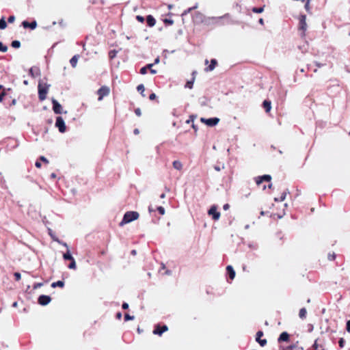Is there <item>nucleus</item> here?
Instances as JSON below:
<instances>
[{
  "instance_id": "nucleus-1",
  "label": "nucleus",
  "mask_w": 350,
  "mask_h": 350,
  "mask_svg": "<svg viewBox=\"0 0 350 350\" xmlns=\"http://www.w3.org/2000/svg\"><path fill=\"white\" fill-rule=\"evenodd\" d=\"M139 213L136 211H128L124 214L122 221L120 223V226H122L124 224L136 220L139 218Z\"/></svg>"
},
{
  "instance_id": "nucleus-2",
  "label": "nucleus",
  "mask_w": 350,
  "mask_h": 350,
  "mask_svg": "<svg viewBox=\"0 0 350 350\" xmlns=\"http://www.w3.org/2000/svg\"><path fill=\"white\" fill-rule=\"evenodd\" d=\"M50 87L49 84L42 83L41 81L39 82L38 89V95L40 100H44L46 99V94L48 92V90Z\"/></svg>"
},
{
  "instance_id": "nucleus-3",
  "label": "nucleus",
  "mask_w": 350,
  "mask_h": 350,
  "mask_svg": "<svg viewBox=\"0 0 350 350\" xmlns=\"http://www.w3.org/2000/svg\"><path fill=\"white\" fill-rule=\"evenodd\" d=\"M307 29L306 16V15H301L299 23V30L301 31V36H305V31Z\"/></svg>"
},
{
  "instance_id": "nucleus-4",
  "label": "nucleus",
  "mask_w": 350,
  "mask_h": 350,
  "mask_svg": "<svg viewBox=\"0 0 350 350\" xmlns=\"http://www.w3.org/2000/svg\"><path fill=\"white\" fill-rule=\"evenodd\" d=\"M55 126H56V127L58 128L59 131L60 133H64L66 131V124H65L64 119L62 117L59 116L57 118Z\"/></svg>"
},
{
  "instance_id": "nucleus-5",
  "label": "nucleus",
  "mask_w": 350,
  "mask_h": 350,
  "mask_svg": "<svg viewBox=\"0 0 350 350\" xmlns=\"http://www.w3.org/2000/svg\"><path fill=\"white\" fill-rule=\"evenodd\" d=\"M200 120L209 126H213L218 124L219 119L217 118H212L208 119L202 118Z\"/></svg>"
},
{
  "instance_id": "nucleus-6",
  "label": "nucleus",
  "mask_w": 350,
  "mask_h": 350,
  "mask_svg": "<svg viewBox=\"0 0 350 350\" xmlns=\"http://www.w3.org/2000/svg\"><path fill=\"white\" fill-rule=\"evenodd\" d=\"M208 214L212 216L213 219L218 220L220 217V213L217 211V206L213 205L211 207V208L208 211Z\"/></svg>"
},
{
  "instance_id": "nucleus-7",
  "label": "nucleus",
  "mask_w": 350,
  "mask_h": 350,
  "mask_svg": "<svg viewBox=\"0 0 350 350\" xmlns=\"http://www.w3.org/2000/svg\"><path fill=\"white\" fill-rule=\"evenodd\" d=\"M110 92V90L107 86H103L101 87L97 92L99 97L98 100H101L105 96H107Z\"/></svg>"
},
{
  "instance_id": "nucleus-8",
  "label": "nucleus",
  "mask_w": 350,
  "mask_h": 350,
  "mask_svg": "<svg viewBox=\"0 0 350 350\" xmlns=\"http://www.w3.org/2000/svg\"><path fill=\"white\" fill-rule=\"evenodd\" d=\"M206 16L201 12H196L193 16V21L195 23L200 24L204 23Z\"/></svg>"
},
{
  "instance_id": "nucleus-9",
  "label": "nucleus",
  "mask_w": 350,
  "mask_h": 350,
  "mask_svg": "<svg viewBox=\"0 0 350 350\" xmlns=\"http://www.w3.org/2000/svg\"><path fill=\"white\" fill-rule=\"evenodd\" d=\"M53 109L55 113L60 114L62 113V105L54 98L52 99Z\"/></svg>"
},
{
  "instance_id": "nucleus-10",
  "label": "nucleus",
  "mask_w": 350,
  "mask_h": 350,
  "mask_svg": "<svg viewBox=\"0 0 350 350\" xmlns=\"http://www.w3.org/2000/svg\"><path fill=\"white\" fill-rule=\"evenodd\" d=\"M51 299L48 295H40L38 298V303L42 306H46L49 304Z\"/></svg>"
},
{
  "instance_id": "nucleus-11",
  "label": "nucleus",
  "mask_w": 350,
  "mask_h": 350,
  "mask_svg": "<svg viewBox=\"0 0 350 350\" xmlns=\"http://www.w3.org/2000/svg\"><path fill=\"white\" fill-rule=\"evenodd\" d=\"M221 17H206L204 21V24L206 25H210L211 24L217 23Z\"/></svg>"
},
{
  "instance_id": "nucleus-12",
  "label": "nucleus",
  "mask_w": 350,
  "mask_h": 350,
  "mask_svg": "<svg viewBox=\"0 0 350 350\" xmlns=\"http://www.w3.org/2000/svg\"><path fill=\"white\" fill-rule=\"evenodd\" d=\"M172 165H173V167L178 171H181L183 168V164L179 160H176L174 161H173Z\"/></svg>"
},
{
  "instance_id": "nucleus-13",
  "label": "nucleus",
  "mask_w": 350,
  "mask_h": 350,
  "mask_svg": "<svg viewBox=\"0 0 350 350\" xmlns=\"http://www.w3.org/2000/svg\"><path fill=\"white\" fill-rule=\"evenodd\" d=\"M22 25L25 28L29 27L31 29H34L37 27V23L35 21L31 22V23H28L27 21H23Z\"/></svg>"
},
{
  "instance_id": "nucleus-14",
  "label": "nucleus",
  "mask_w": 350,
  "mask_h": 350,
  "mask_svg": "<svg viewBox=\"0 0 350 350\" xmlns=\"http://www.w3.org/2000/svg\"><path fill=\"white\" fill-rule=\"evenodd\" d=\"M227 271L228 272L229 277L231 280L234 279L235 277V271L233 269V267L231 265H228L226 267Z\"/></svg>"
},
{
  "instance_id": "nucleus-15",
  "label": "nucleus",
  "mask_w": 350,
  "mask_h": 350,
  "mask_svg": "<svg viewBox=\"0 0 350 350\" xmlns=\"http://www.w3.org/2000/svg\"><path fill=\"white\" fill-rule=\"evenodd\" d=\"M147 23L150 27H153L155 25L156 21L154 18L151 16L148 15L146 18Z\"/></svg>"
},
{
  "instance_id": "nucleus-16",
  "label": "nucleus",
  "mask_w": 350,
  "mask_h": 350,
  "mask_svg": "<svg viewBox=\"0 0 350 350\" xmlns=\"http://www.w3.org/2000/svg\"><path fill=\"white\" fill-rule=\"evenodd\" d=\"M216 64H217V61L215 59H212L209 66L205 68V71L208 72V71L213 70L215 68Z\"/></svg>"
},
{
  "instance_id": "nucleus-17",
  "label": "nucleus",
  "mask_w": 350,
  "mask_h": 350,
  "mask_svg": "<svg viewBox=\"0 0 350 350\" xmlns=\"http://www.w3.org/2000/svg\"><path fill=\"white\" fill-rule=\"evenodd\" d=\"M288 338H289V335L287 332H282L279 338H278V340L279 341H287L288 340Z\"/></svg>"
},
{
  "instance_id": "nucleus-18",
  "label": "nucleus",
  "mask_w": 350,
  "mask_h": 350,
  "mask_svg": "<svg viewBox=\"0 0 350 350\" xmlns=\"http://www.w3.org/2000/svg\"><path fill=\"white\" fill-rule=\"evenodd\" d=\"M79 59V55H74L70 60V63L73 68H75Z\"/></svg>"
},
{
  "instance_id": "nucleus-19",
  "label": "nucleus",
  "mask_w": 350,
  "mask_h": 350,
  "mask_svg": "<svg viewBox=\"0 0 350 350\" xmlns=\"http://www.w3.org/2000/svg\"><path fill=\"white\" fill-rule=\"evenodd\" d=\"M63 258H64V260H73V258H74L72 257V256L71 255L69 249H68L67 252L65 254H64Z\"/></svg>"
},
{
  "instance_id": "nucleus-20",
  "label": "nucleus",
  "mask_w": 350,
  "mask_h": 350,
  "mask_svg": "<svg viewBox=\"0 0 350 350\" xmlns=\"http://www.w3.org/2000/svg\"><path fill=\"white\" fill-rule=\"evenodd\" d=\"M263 107H265L266 112H269L271 109V102L265 100L263 102Z\"/></svg>"
},
{
  "instance_id": "nucleus-21",
  "label": "nucleus",
  "mask_w": 350,
  "mask_h": 350,
  "mask_svg": "<svg viewBox=\"0 0 350 350\" xmlns=\"http://www.w3.org/2000/svg\"><path fill=\"white\" fill-rule=\"evenodd\" d=\"M38 69L36 68H30L29 70V73L30 75L33 77H35L36 75H38Z\"/></svg>"
},
{
  "instance_id": "nucleus-22",
  "label": "nucleus",
  "mask_w": 350,
  "mask_h": 350,
  "mask_svg": "<svg viewBox=\"0 0 350 350\" xmlns=\"http://www.w3.org/2000/svg\"><path fill=\"white\" fill-rule=\"evenodd\" d=\"M64 286V283L62 281H57V282H53L52 284H51V286L53 288H55L57 286L63 287Z\"/></svg>"
},
{
  "instance_id": "nucleus-23",
  "label": "nucleus",
  "mask_w": 350,
  "mask_h": 350,
  "mask_svg": "<svg viewBox=\"0 0 350 350\" xmlns=\"http://www.w3.org/2000/svg\"><path fill=\"white\" fill-rule=\"evenodd\" d=\"M153 334L161 336L162 334L161 327L157 325L153 331Z\"/></svg>"
},
{
  "instance_id": "nucleus-24",
  "label": "nucleus",
  "mask_w": 350,
  "mask_h": 350,
  "mask_svg": "<svg viewBox=\"0 0 350 350\" xmlns=\"http://www.w3.org/2000/svg\"><path fill=\"white\" fill-rule=\"evenodd\" d=\"M306 313H307V312H306V308H303L300 309L299 312V316L301 319H304L306 317Z\"/></svg>"
},
{
  "instance_id": "nucleus-25",
  "label": "nucleus",
  "mask_w": 350,
  "mask_h": 350,
  "mask_svg": "<svg viewBox=\"0 0 350 350\" xmlns=\"http://www.w3.org/2000/svg\"><path fill=\"white\" fill-rule=\"evenodd\" d=\"M7 27V23L4 18L0 19V29H4Z\"/></svg>"
},
{
  "instance_id": "nucleus-26",
  "label": "nucleus",
  "mask_w": 350,
  "mask_h": 350,
  "mask_svg": "<svg viewBox=\"0 0 350 350\" xmlns=\"http://www.w3.org/2000/svg\"><path fill=\"white\" fill-rule=\"evenodd\" d=\"M137 90H138L139 92H141L142 95L144 97V96H145V94H144V92L145 88H144V85H142V84L139 85L137 86Z\"/></svg>"
},
{
  "instance_id": "nucleus-27",
  "label": "nucleus",
  "mask_w": 350,
  "mask_h": 350,
  "mask_svg": "<svg viewBox=\"0 0 350 350\" xmlns=\"http://www.w3.org/2000/svg\"><path fill=\"white\" fill-rule=\"evenodd\" d=\"M70 261H71V262L68 265V268L71 269H76V262H75V259L73 258V260H71Z\"/></svg>"
},
{
  "instance_id": "nucleus-28",
  "label": "nucleus",
  "mask_w": 350,
  "mask_h": 350,
  "mask_svg": "<svg viewBox=\"0 0 350 350\" xmlns=\"http://www.w3.org/2000/svg\"><path fill=\"white\" fill-rule=\"evenodd\" d=\"M193 81H194V78L191 81H187L185 85V88L191 89L193 88Z\"/></svg>"
},
{
  "instance_id": "nucleus-29",
  "label": "nucleus",
  "mask_w": 350,
  "mask_h": 350,
  "mask_svg": "<svg viewBox=\"0 0 350 350\" xmlns=\"http://www.w3.org/2000/svg\"><path fill=\"white\" fill-rule=\"evenodd\" d=\"M21 46V42L18 40H14L12 42V46L14 48H19Z\"/></svg>"
},
{
  "instance_id": "nucleus-30",
  "label": "nucleus",
  "mask_w": 350,
  "mask_h": 350,
  "mask_svg": "<svg viewBox=\"0 0 350 350\" xmlns=\"http://www.w3.org/2000/svg\"><path fill=\"white\" fill-rule=\"evenodd\" d=\"M5 92L3 90V86L0 85V102L3 100V98L5 96Z\"/></svg>"
},
{
  "instance_id": "nucleus-31",
  "label": "nucleus",
  "mask_w": 350,
  "mask_h": 350,
  "mask_svg": "<svg viewBox=\"0 0 350 350\" xmlns=\"http://www.w3.org/2000/svg\"><path fill=\"white\" fill-rule=\"evenodd\" d=\"M264 10V8H254L252 11L255 13H262Z\"/></svg>"
},
{
  "instance_id": "nucleus-32",
  "label": "nucleus",
  "mask_w": 350,
  "mask_h": 350,
  "mask_svg": "<svg viewBox=\"0 0 350 350\" xmlns=\"http://www.w3.org/2000/svg\"><path fill=\"white\" fill-rule=\"evenodd\" d=\"M8 51V47L4 45L1 42H0V51L6 52Z\"/></svg>"
},
{
  "instance_id": "nucleus-33",
  "label": "nucleus",
  "mask_w": 350,
  "mask_h": 350,
  "mask_svg": "<svg viewBox=\"0 0 350 350\" xmlns=\"http://www.w3.org/2000/svg\"><path fill=\"white\" fill-rule=\"evenodd\" d=\"M262 178L263 181H267V182H269L271 180V177L270 175L262 176Z\"/></svg>"
},
{
  "instance_id": "nucleus-34",
  "label": "nucleus",
  "mask_w": 350,
  "mask_h": 350,
  "mask_svg": "<svg viewBox=\"0 0 350 350\" xmlns=\"http://www.w3.org/2000/svg\"><path fill=\"white\" fill-rule=\"evenodd\" d=\"M263 335V333L261 331H258L257 333H256V340L258 342V340H260V337L262 336Z\"/></svg>"
},
{
  "instance_id": "nucleus-35",
  "label": "nucleus",
  "mask_w": 350,
  "mask_h": 350,
  "mask_svg": "<svg viewBox=\"0 0 350 350\" xmlns=\"http://www.w3.org/2000/svg\"><path fill=\"white\" fill-rule=\"evenodd\" d=\"M116 53H117V52H116V51H114V50H113V51H111L109 53V57H110L111 59L114 58V57H116Z\"/></svg>"
},
{
  "instance_id": "nucleus-36",
  "label": "nucleus",
  "mask_w": 350,
  "mask_h": 350,
  "mask_svg": "<svg viewBox=\"0 0 350 350\" xmlns=\"http://www.w3.org/2000/svg\"><path fill=\"white\" fill-rule=\"evenodd\" d=\"M258 342L260 344L261 347H264L267 344V340L266 339H260L258 341Z\"/></svg>"
},
{
  "instance_id": "nucleus-37",
  "label": "nucleus",
  "mask_w": 350,
  "mask_h": 350,
  "mask_svg": "<svg viewBox=\"0 0 350 350\" xmlns=\"http://www.w3.org/2000/svg\"><path fill=\"white\" fill-rule=\"evenodd\" d=\"M157 210L159 212V213L161 214V215H164L165 213V208L163 206L157 207Z\"/></svg>"
},
{
  "instance_id": "nucleus-38",
  "label": "nucleus",
  "mask_w": 350,
  "mask_h": 350,
  "mask_svg": "<svg viewBox=\"0 0 350 350\" xmlns=\"http://www.w3.org/2000/svg\"><path fill=\"white\" fill-rule=\"evenodd\" d=\"M124 319H125V321L133 320L134 317L130 316L129 314H126L124 316Z\"/></svg>"
},
{
  "instance_id": "nucleus-39",
  "label": "nucleus",
  "mask_w": 350,
  "mask_h": 350,
  "mask_svg": "<svg viewBox=\"0 0 350 350\" xmlns=\"http://www.w3.org/2000/svg\"><path fill=\"white\" fill-rule=\"evenodd\" d=\"M306 2V4H305V9L307 12H310V1H305Z\"/></svg>"
},
{
  "instance_id": "nucleus-40",
  "label": "nucleus",
  "mask_w": 350,
  "mask_h": 350,
  "mask_svg": "<svg viewBox=\"0 0 350 350\" xmlns=\"http://www.w3.org/2000/svg\"><path fill=\"white\" fill-rule=\"evenodd\" d=\"M263 181L262 176H259L256 178V183L258 185H259Z\"/></svg>"
},
{
  "instance_id": "nucleus-41",
  "label": "nucleus",
  "mask_w": 350,
  "mask_h": 350,
  "mask_svg": "<svg viewBox=\"0 0 350 350\" xmlns=\"http://www.w3.org/2000/svg\"><path fill=\"white\" fill-rule=\"evenodd\" d=\"M338 343H339V346H340L341 348H342V347H344L345 340H344L342 338H341L339 340Z\"/></svg>"
},
{
  "instance_id": "nucleus-42",
  "label": "nucleus",
  "mask_w": 350,
  "mask_h": 350,
  "mask_svg": "<svg viewBox=\"0 0 350 350\" xmlns=\"http://www.w3.org/2000/svg\"><path fill=\"white\" fill-rule=\"evenodd\" d=\"M146 72H147V67L145 66V67H143L141 68L140 73L142 75H145V74H146Z\"/></svg>"
},
{
  "instance_id": "nucleus-43",
  "label": "nucleus",
  "mask_w": 350,
  "mask_h": 350,
  "mask_svg": "<svg viewBox=\"0 0 350 350\" xmlns=\"http://www.w3.org/2000/svg\"><path fill=\"white\" fill-rule=\"evenodd\" d=\"M14 276L16 280H20L21 278V273L18 272L14 273Z\"/></svg>"
},
{
  "instance_id": "nucleus-44",
  "label": "nucleus",
  "mask_w": 350,
  "mask_h": 350,
  "mask_svg": "<svg viewBox=\"0 0 350 350\" xmlns=\"http://www.w3.org/2000/svg\"><path fill=\"white\" fill-rule=\"evenodd\" d=\"M163 21H164L165 23H167V24H169V25H172L174 23V21L172 20H171V19L165 18Z\"/></svg>"
},
{
  "instance_id": "nucleus-45",
  "label": "nucleus",
  "mask_w": 350,
  "mask_h": 350,
  "mask_svg": "<svg viewBox=\"0 0 350 350\" xmlns=\"http://www.w3.org/2000/svg\"><path fill=\"white\" fill-rule=\"evenodd\" d=\"M192 10H193V8H188L187 10H185V11H184V12L183 13V15H187V14H188L189 13H190Z\"/></svg>"
},
{
  "instance_id": "nucleus-46",
  "label": "nucleus",
  "mask_w": 350,
  "mask_h": 350,
  "mask_svg": "<svg viewBox=\"0 0 350 350\" xmlns=\"http://www.w3.org/2000/svg\"><path fill=\"white\" fill-rule=\"evenodd\" d=\"M286 192H284V193L282 194V196H281V197H280V202L284 201V200H285V198H286Z\"/></svg>"
},
{
  "instance_id": "nucleus-47",
  "label": "nucleus",
  "mask_w": 350,
  "mask_h": 350,
  "mask_svg": "<svg viewBox=\"0 0 350 350\" xmlns=\"http://www.w3.org/2000/svg\"><path fill=\"white\" fill-rule=\"evenodd\" d=\"M135 113L137 116H140L142 115V112L139 108H137L135 110Z\"/></svg>"
},
{
  "instance_id": "nucleus-48",
  "label": "nucleus",
  "mask_w": 350,
  "mask_h": 350,
  "mask_svg": "<svg viewBox=\"0 0 350 350\" xmlns=\"http://www.w3.org/2000/svg\"><path fill=\"white\" fill-rule=\"evenodd\" d=\"M137 20L141 23H143L144 21V18L142 16H137L136 17Z\"/></svg>"
},
{
  "instance_id": "nucleus-49",
  "label": "nucleus",
  "mask_w": 350,
  "mask_h": 350,
  "mask_svg": "<svg viewBox=\"0 0 350 350\" xmlns=\"http://www.w3.org/2000/svg\"><path fill=\"white\" fill-rule=\"evenodd\" d=\"M8 21L9 23H13L15 21V17L14 16H10L8 18Z\"/></svg>"
},
{
  "instance_id": "nucleus-50",
  "label": "nucleus",
  "mask_w": 350,
  "mask_h": 350,
  "mask_svg": "<svg viewBox=\"0 0 350 350\" xmlns=\"http://www.w3.org/2000/svg\"><path fill=\"white\" fill-rule=\"evenodd\" d=\"M42 286V283H37L33 286V288L36 289L38 288H40Z\"/></svg>"
},
{
  "instance_id": "nucleus-51",
  "label": "nucleus",
  "mask_w": 350,
  "mask_h": 350,
  "mask_svg": "<svg viewBox=\"0 0 350 350\" xmlns=\"http://www.w3.org/2000/svg\"><path fill=\"white\" fill-rule=\"evenodd\" d=\"M167 329H168L167 326V325H163V326L161 327V332H162V334H163L164 332H166Z\"/></svg>"
},
{
  "instance_id": "nucleus-52",
  "label": "nucleus",
  "mask_w": 350,
  "mask_h": 350,
  "mask_svg": "<svg viewBox=\"0 0 350 350\" xmlns=\"http://www.w3.org/2000/svg\"><path fill=\"white\" fill-rule=\"evenodd\" d=\"M40 160L42 161L43 162L46 163H49V161L47 160L46 158H45L44 157L42 156L40 157Z\"/></svg>"
},
{
  "instance_id": "nucleus-53",
  "label": "nucleus",
  "mask_w": 350,
  "mask_h": 350,
  "mask_svg": "<svg viewBox=\"0 0 350 350\" xmlns=\"http://www.w3.org/2000/svg\"><path fill=\"white\" fill-rule=\"evenodd\" d=\"M156 98V94L154 93H152L150 95L149 98L150 100H154Z\"/></svg>"
},
{
  "instance_id": "nucleus-54",
  "label": "nucleus",
  "mask_w": 350,
  "mask_h": 350,
  "mask_svg": "<svg viewBox=\"0 0 350 350\" xmlns=\"http://www.w3.org/2000/svg\"><path fill=\"white\" fill-rule=\"evenodd\" d=\"M122 308L126 310L129 308V304L127 303H123L122 304Z\"/></svg>"
},
{
  "instance_id": "nucleus-55",
  "label": "nucleus",
  "mask_w": 350,
  "mask_h": 350,
  "mask_svg": "<svg viewBox=\"0 0 350 350\" xmlns=\"http://www.w3.org/2000/svg\"><path fill=\"white\" fill-rule=\"evenodd\" d=\"M51 237H52V239H53V241H56V242H57V243H61V241H60V240H59L57 237H54V236H53V235H51Z\"/></svg>"
},
{
  "instance_id": "nucleus-56",
  "label": "nucleus",
  "mask_w": 350,
  "mask_h": 350,
  "mask_svg": "<svg viewBox=\"0 0 350 350\" xmlns=\"http://www.w3.org/2000/svg\"><path fill=\"white\" fill-rule=\"evenodd\" d=\"M347 330L350 332V320L347 322Z\"/></svg>"
},
{
  "instance_id": "nucleus-57",
  "label": "nucleus",
  "mask_w": 350,
  "mask_h": 350,
  "mask_svg": "<svg viewBox=\"0 0 350 350\" xmlns=\"http://www.w3.org/2000/svg\"><path fill=\"white\" fill-rule=\"evenodd\" d=\"M328 258H329V260H334V259L335 258V255H334V254H329V256H328Z\"/></svg>"
},
{
  "instance_id": "nucleus-58",
  "label": "nucleus",
  "mask_w": 350,
  "mask_h": 350,
  "mask_svg": "<svg viewBox=\"0 0 350 350\" xmlns=\"http://www.w3.org/2000/svg\"><path fill=\"white\" fill-rule=\"evenodd\" d=\"M230 206L228 204H226L224 205L223 208L225 211H227L229 208Z\"/></svg>"
},
{
  "instance_id": "nucleus-59",
  "label": "nucleus",
  "mask_w": 350,
  "mask_h": 350,
  "mask_svg": "<svg viewBox=\"0 0 350 350\" xmlns=\"http://www.w3.org/2000/svg\"><path fill=\"white\" fill-rule=\"evenodd\" d=\"M122 317V314L120 312H118L116 314V318L118 319H120Z\"/></svg>"
},
{
  "instance_id": "nucleus-60",
  "label": "nucleus",
  "mask_w": 350,
  "mask_h": 350,
  "mask_svg": "<svg viewBox=\"0 0 350 350\" xmlns=\"http://www.w3.org/2000/svg\"><path fill=\"white\" fill-rule=\"evenodd\" d=\"M313 347H314L316 350H317V349H318V344H317V340L314 342V344L313 345Z\"/></svg>"
},
{
  "instance_id": "nucleus-61",
  "label": "nucleus",
  "mask_w": 350,
  "mask_h": 350,
  "mask_svg": "<svg viewBox=\"0 0 350 350\" xmlns=\"http://www.w3.org/2000/svg\"><path fill=\"white\" fill-rule=\"evenodd\" d=\"M35 165L37 167H41V163L38 161H36V163H35Z\"/></svg>"
},
{
  "instance_id": "nucleus-62",
  "label": "nucleus",
  "mask_w": 350,
  "mask_h": 350,
  "mask_svg": "<svg viewBox=\"0 0 350 350\" xmlns=\"http://www.w3.org/2000/svg\"><path fill=\"white\" fill-rule=\"evenodd\" d=\"M60 244H62V245H64L65 247H66V248H67V250H68V249H69V248H68V245H67V243H63V242H62V241H61Z\"/></svg>"
},
{
  "instance_id": "nucleus-63",
  "label": "nucleus",
  "mask_w": 350,
  "mask_h": 350,
  "mask_svg": "<svg viewBox=\"0 0 350 350\" xmlns=\"http://www.w3.org/2000/svg\"><path fill=\"white\" fill-rule=\"evenodd\" d=\"M154 211V208L151 206H150L148 207V211H149L150 213L153 212Z\"/></svg>"
},
{
  "instance_id": "nucleus-64",
  "label": "nucleus",
  "mask_w": 350,
  "mask_h": 350,
  "mask_svg": "<svg viewBox=\"0 0 350 350\" xmlns=\"http://www.w3.org/2000/svg\"><path fill=\"white\" fill-rule=\"evenodd\" d=\"M215 170L217 172L221 170V167L219 166H215Z\"/></svg>"
}]
</instances>
